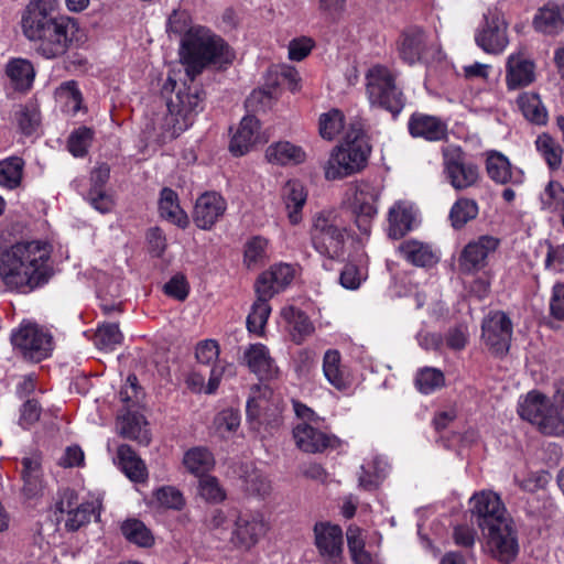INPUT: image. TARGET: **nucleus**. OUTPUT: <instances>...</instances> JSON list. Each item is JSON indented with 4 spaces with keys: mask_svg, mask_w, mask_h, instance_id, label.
Returning a JSON list of instances; mask_svg holds the SVG:
<instances>
[{
    "mask_svg": "<svg viewBox=\"0 0 564 564\" xmlns=\"http://www.w3.org/2000/svg\"><path fill=\"white\" fill-rule=\"evenodd\" d=\"M160 215L166 220L185 228L188 217L178 204L177 194L171 188H163L159 200Z\"/></svg>",
    "mask_w": 564,
    "mask_h": 564,
    "instance_id": "nucleus-36",
    "label": "nucleus"
},
{
    "mask_svg": "<svg viewBox=\"0 0 564 564\" xmlns=\"http://www.w3.org/2000/svg\"><path fill=\"white\" fill-rule=\"evenodd\" d=\"M323 373L329 384L339 391H345L351 386V376L341 364L340 352L328 349L323 357Z\"/></svg>",
    "mask_w": 564,
    "mask_h": 564,
    "instance_id": "nucleus-27",
    "label": "nucleus"
},
{
    "mask_svg": "<svg viewBox=\"0 0 564 564\" xmlns=\"http://www.w3.org/2000/svg\"><path fill=\"white\" fill-rule=\"evenodd\" d=\"M470 512L482 532L487 527L509 518L500 497L491 491L474 495L470 499Z\"/></svg>",
    "mask_w": 564,
    "mask_h": 564,
    "instance_id": "nucleus-16",
    "label": "nucleus"
},
{
    "mask_svg": "<svg viewBox=\"0 0 564 564\" xmlns=\"http://www.w3.org/2000/svg\"><path fill=\"white\" fill-rule=\"evenodd\" d=\"M24 161L11 156L0 161V186L14 189L20 186L23 175Z\"/></svg>",
    "mask_w": 564,
    "mask_h": 564,
    "instance_id": "nucleus-47",
    "label": "nucleus"
},
{
    "mask_svg": "<svg viewBox=\"0 0 564 564\" xmlns=\"http://www.w3.org/2000/svg\"><path fill=\"white\" fill-rule=\"evenodd\" d=\"M348 229L335 210H322L312 218L310 240L314 250L328 259H339L345 253Z\"/></svg>",
    "mask_w": 564,
    "mask_h": 564,
    "instance_id": "nucleus-5",
    "label": "nucleus"
},
{
    "mask_svg": "<svg viewBox=\"0 0 564 564\" xmlns=\"http://www.w3.org/2000/svg\"><path fill=\"white\" fill-rule=\"evenodd\" d=\"M163 289L165 294L177 301H185L189 293V284L182 273L173 275Z\"/></svg>",
    "mask_w": 564,
    "mask_h": 564,
    "instance_id": "nucleus-59",
    "label": "nucleus"
},
{
    "mask_svg": "<svg viewBox=\"0 0 564 564\" xmlns=\"http://www.w3.org/2000/svg\"><path fill=\"white\" fill-rule=\"evenodd\" d=\"M50 258V247L44 242H17L0 254V281L10 291L31 293L51 279Z\"/></svg>",
    "mask_w": 564,
    "mask_h": 564,
    "instance_id": "nucleus-1",
    "label": "nucleus"
},
{
    "mask_svg": "<svg viewBox=\"0 0 564 564\" xmlns=\"http://www.w3.org/2000/svg\"><path fill=\"white\" fill-rule=\"evenodd\" d=\"M36 6L29 7L22 17L25 36L37 41L36 52L52 59L63 56L70 47L78 31L77 23L69 17L48 19L45 14L53 9L56 0H35Z\"/></svg>",
    "mask_w": 564,
    "mask_h": 564,
    "instance_id": "nucleus-3",
    "label": "nucleus"
},
{
    "mask_svg": "<svg viewBox=\"0 0 564 564\" xmlns=\"http://www.w3.org/2000/svg\"><path fill=\"white\" fill-rule=\"evenodd\" d=\"M541 209L557 213L564 209V186L557 181H550L540 194Z\"/></svg>",
    "mask_w": 564,
    "mask_h": 564,
    "instance_id": "nucleus-48",
    "label": "nucleus"
},
{
    "mask_svg": "<svg viewBox=\"0 0 564 564\" xmlns=\"http://www.w3.org/2000/svg\"><path fill=\"white\" fill-rule=\"evenodd\" d=\"M21 476L23 479V494L26 498H34L43 489L41 464L32 457H24L21 462Z\"/></svg>",
    "mask_w": 564,
    "mask_h": 564,
    "instance_id": "nucleus-38",
    "label": "nucleus"
},
{
    "mask_svg": "<svg viewBox=\"0 0 564 564\" xmlns=\"http://www.w3.org/2000/svg\"><path fill=\"white\" fill-rule=\"evenodd\" d=\"M535 79V65L523 51L511 53L506 62V85L509 90L527 87Z\"/></svg>",
    "mask_w": 564,
    "mask_h": 564,
    "instance_id": "nucleus-21",
    "label": "nucleus"
},
{
    "mask_svg": "<svg viewBox=\"0 0 564 564\" xmlns=\"http://www.w3.org/2000/svg\"><path fill=\"white\" fill-rule=\"evenodd\" d=\"M479 213V206L475 199L460 197L449 210V220L455 229L463 228L467 223L475 219Z\"/></svg>",
    "mask_w": 564,
    "mask_h": 564,
    "instance_id": "nucleus-46",
    "label": "nucleus"
},
{
    "mask_svg": "<svg viewBox=\"0 0 564 564\" xmlns=\"http://www.w3.org/2000/svg\"><path fill=\"white\" fill-rule=\"evenodd\" d=\"M159 503L166 508L181 509L184 500L182 494L174 487H162L155 492Z\"/></svg>",
    "mask_w": 564,
    "mask_h": 564,
    "instance_id": "nucleus-63",
    "label": "nucleus"
},
{
    "mask_svg": "<svg viewBox=\"0 0 564 564\" xmlns=\"http://www.w3.org/2000/svg\"><path fill=\"white\" fill-rule=\"evenodd\" d=\"M349 207L355 224L364 235H369L377 215L378 189L369 183H359L352 189Z\"/></svg>",
    "mask_w": 564,
    "mask_h": 564,
    "instance_id": "nucleus-14",
    "label": "nucleus"
},
{
    "mask_svg": "<svg viewBox=\"0 0 564 564\" xmlns=\"http://www.w3.org/2000/svg\"><path fill=\"white\" fill-rule=\"evenodd\" d=\"M351 261L348 262L339 275V283L347 290H357L366 279L364 272Z\"/></svg>",
    "mask_w": 564,
    "mask_h": 564,
    "instance_id": "nucleus-58",
    "label": "nucleus"
},
{
    "mask_svg": "<svg viewBox=\"0 0 564 564\" xmlns=\"http://www.w3.org/2000/svg\"><path fill=\"white\" fill-rule=\"evenodd\" d=\"M401 257L415 267L427 268L438 261L437 254L432 247L417 240H405L400 247Z\"/></svg>",
    "mask_w": 564,
    "mask_h": 564,
    "instance_id": "nucleus-31",
    "label": "nucleus"
},
{
    "mask_svg": "<svg viewBox=\"0 0 564 564\" xmlns=\"http://www.w3.org/2000/svg\"><path fill=\"white\" fill-rule=\"evenodd\" d=\"M17 121L21 131L29 135L32 134L40 124V113L35 108H22L17 112Z\"/></svg>",
    "mask_w": 564,
    "mask_h": 564,
    "instance_id": "nucleus-61",
    "label": "nucleus"
},
{
    "mask_svg": "<svg viewBox=\"0 0 564 564\" xmlns=\"http://www.w3.org/2000/svg\"><path fill=\"white\" fill-rule=\"evenodd\" d=\"M491 554L500 562L509 563L519 550L517 532L510 518L486 528L484 532Z\"/></svg>",
    "mask_w": 564,
    "mask_h": 564,
    "instance_id": "nucleus-13",
    "label": "nucleus"
},
{
    "mask_svg": "<svg viewBox=\"0 0 564 564\" xmlns=\"http://www.w3.org/2000/svg\"><path fill=\"white\" fill-rule=\"evenodd\" d=\"M498 246L499 240L491 236H481L468 242L458 259L459 270L467 274L482 270L487 265L489 254L495 252Z\"/></svg>",
    "mask_w": 564,
    "mask_h": 564,
    "instance_id": "nucleus-17",
    "label": "nucleus"
},
{
    "mask_svg": "<svg viewBox=\"0 0 564 564\" xmlns=\"http://www.w3.org/2000/svg\"><path fill=\"white\" fill-rule=\"evenodd\" d=\"M189 15L186 11L174 10L167 20V32L183 34L181 58L191 82L202 70L213 64L223 66L234 59V54L224 40L204 28L188 29Z\"/></svg>",
    "mask_w": 564,
    "mask_h": 564,
    "instance_id": "nucleus-2",
    "label": "nucleus"
},
{
    "mask_svg": "<svg viewBox=\"0 0 564 564\" xmlns=\"http://www.w3.org/2000/svg\"><path fill=\"white\" fill-rule=\"evenodd\" d=\"M257 300L251 306V311L247 316V328L250 333L262 336L268 318L271 313L269 301L272 297H263L261 293H256Z\"/></svg>",
    "mask_w": 564,
    "mask_h": 564,
    "instance_id": "nucleus-45",
    "label": "nucleus"
},
{
    "mask_svg": "<svg viewBox=\"0 0 564 564\" xmlns=\"http://www.w3.org/2000/svg\"><path fill=\"white\" fill-rule=\"evenodd\" d=\"M260 122L253 116L241 119L236 133L230 141V151L235 155L246 154L259 139Z\"/></svg>",
    "mask_w": 564,
    "mask_h": 564,
    "instance_id": "nucleus-28",
    "label": "nucleus"
},
{
    "mask_svg": "<svg viewBox=\"0 0 564 564\" xmlns=\"http://www.w3.org/2000/svg\"><path fill=\"white\" fill-rule=\"evenodd\" d=\"M94 134V130L88 127H79L74 130L68 137V151L76 158H84L93 142Z\"/></svg>",
    "mask_w": 564,
    "mask_h": 564,
    "instance_id": "nucleus-52",
    "label": "nucleus"
},
{
    "mask_svg": "<svg viewBox=\"0 0 564 564\" xmlns=\"http://www.w3.org/2000/svg\"><path fill=\"white\" fill-rule=\"evenodd\" d=\"M411 137L422 138L430 142L441 141L447 135V126L438 117L414 112L408 121Z\"/></svg>",
    "mask_w": 564,
    "mask_h": 564,
    "instance_id": "nucleus-25",
    "label": "nucleus"
},
{
    "mask_svg": "<svg viewBox=\"0 0 564 564\" xmlns=\"http://www.w3.org/2000/svg\"><path fill=\"white\" fill-rule=\"evenodd\" d=\"M265 159L269 163L288 165L301 164L306 160L305 151L289 141H279L270 144L265 150Z\"/></svg>",
    "mask_w": 564,
    "mask_h": 564,
    "instance_id": "nucleus-32",
    "label": "nucleus"
},
{
    "mask_svg": "<svg viewBox=\"0 0 564 564\" xmlns=\"http://www.w3.org/2000/svg\"><path fill=\"white\" fill-rule=\"evenodd\" d=\"M536 31L545 34H557L564 31V6L546 3L534 17Z\"/></svg>",
    "mask_w": 564,
    "mask_h": 564,
    "instance_id": "nucleus-30",
    "label": "nucleus"
},
{
    "mask_svg": "<svg viewBox=\"0 0 564 564\" xmlns=\"http://www.w3.org/2000/svg\"><path fill=\"white\" fill-rule=\"evenodd\" d=\"M55 97L62 105L63 111L75 116L83 108V95L75 80L62 83L56 91Z\"/></svg>",
    "mask_w": 564,
    "mask_h": 564,
    "instance_id": "nucleus-44",
    "label": "nucleus"
},
{
    "mask_svg": "<svg viewBox=\"0 0 564 564\" xmlns=\"http://www.w3.org/2000/svg\"><path fill=\"white\" fill-rule=\"evenodd\" d=\"M283 317L289 324L290 334L295 344H302L303 340L311 336L315 328L308 316L293 306L284 308Z\"/></svg>",
    "mask_w": 564,
    "mask_h": 564,
    "instance_id": "nucleus-37",
    "label": "nucleus"
},
{
    "mask_svg": "<svg viewBox=\"0 0 564 564\" xmlns=\"http://www.w3.org/2000/svg\"><path fill=\"white\" fill-rule=\"evenodd\" d=\"M122 338L123 336L118 324L105 323L97 328L95 344L100 349L113 350L121 344Z\"/></svg>",
    "mask_w": 564,
    "mask_h": 564,
    "instance_id": "nucleus-53",
    "label": "nucleus"
},
{
    "mask_svg": "<svg viewBox=\"0 0 564 564\" xmlns=\"http://www.w3.org/2000/svg\"><path fill=\"white\" fill-rule=\"evenodd\" d=\"M344 128V115L333 109L319 117V134L325 140H333Z\"/></svg>",
    "mask_w": 564,
    "mask_h": 564,
    "instance_id": "nucleus-54",
    "label": "nucleus"
},
{
    "mask_svg": "<svg viewBox=\"0 0 564 564\" xmlns=\"http://www.w3.org/2000/svg\"><path fill=\"white\" fill-rule=\"evenodd\" d=\"M226 209L227 203L220 194L206 192L196 199L193 220L198 228L209 230L224 216Z\"/></svg>",
    "mask_w": 564,
    "mask_h": 564,
    "instance_id": "nucleus-20",
    "label": "nucleus"
},
{
    "mask_svg": "<svg viewBox=\"0 0 564 564\" xmlns=\"http://www.w3.org/2000/svg\"><path fill=\"white\" fill-rule=\"evenodd\" d=\"M7 76L10 78L15 89H29L34 79L33 65L23 58H13L9 61L6 67Z\"/></svg>",
    "mask_w": 564,
    "mask_h": 564,
    "instance_id": "nucleus-43",
    "label": "nucleus"
},
{
    "mask_svg": "<svg viewBox=\"0 0 564 564\" xmlns=\"http://www.w3.org/2000/svg\"><path fill=\"white\" fill-rule=\"evenodd\" d=\"M389 235L394 239H400L412 229L414 213L411 205L399 202L389 210Z\"/></svg>",
    "mask_w": 564,
    "mask_h": 564,
    "instance_id": "nucleus-35",
    "label": "nucleus"
},
{
    "mask_svg": "<svg viewBox=\"0 0 564 564\" xmlns=\"http://www.w3.org/2000/svg\"><path fill=\"white\" fill-rule=\"evenodd\" d=\"M121 532L128 541L139 546L148 547L153 543L150 530L140 520L131 519L124 521L121 525Z\"/></svg>",
    "mask_w": 564,
    "mask_h": 564,
    "instance_id": "nucleus-50",
    "label": "nucleus"
},
{
    "mask_svg": "<svg viewBox=\"0 0 564 564\" xmlns=\"http://www.w3.org/2000/svg\"><path fill=\"white\" fill-rule=\"evenodd\" d=\"M518 412L523 420L535 424L546 435L564 433V425L560 415H554V408L549 400L538 392H530L519 404Z\"/></svg>",
    "mask_w": 564,
    "mask_h": 564,
    "instance_id": "nucleus-10",
    "label": "nucleus"
},
{
    "mask_svg": "<svg viewBox=\"0 0 564 564\" xmlns=\"http://www.w3.org/2000/svg\"><path fill=\"white\" fill-rule=\"evenodd\" d=\"M11 343L24 359L40 362L53 350V336L36 323L23 322L11 335Z\"/></svg>",
    "mask_w": 564,
    "mask_h": 564,
    "instance_id": "nucleus-9",
    "label": "nucleus"
},
{
    "mask_svg": "<svg viewBox=\"0 0 564 564\" xmlns=\"http://www.w3.org/2000/svg\"><path fill=\"white\" fill-rule=\"evenodd\" d=\"M319 425L299 422L293 427V438L296 446L306 453H321L333 447L337 438L318 429Z\"/></svg>",
    "mask_w": 564,
    "mask_h": 564,
    "instance_id": "nucleus-22",
    "label": "nucleus"
},
{
    "mask_svg": "<svg viewBox=\"0 0 564 564\" xmlns=\"http://www.w3.org/2000/svg\"><path fill=\"white\" fill-rule=\"evenodd\" d=\"M96 506L94 502H82L73 511L67 514L65 527L69 531H76L84 524L88 523L95 514Z\"/></svg>",
    "mask_w": 564,
    "mask_h": 564,
    "instance_id": "nucleus-56",
    "label": "nucleus"
},
{
    "mask_svg": "<svg viewBox=\"0 0 564 564\" xmlns=\"http://www.w3.org/2000/svg\"><path fill=\"white\" fill-rule=\"evenodd\" d=\"M508 24L496 9H488L475 32V42L487 54L499 55L509 44Z\"/></svg>",
    "mask_w": 564,
    "mask_h": 564,
    "instance_id": "nucleus-11",
    "label": "nucleus"
},
{
    "mask_svg": "<svg viewBox=\"0 0 564 564\" xmlns=\"http://www.w3.org/2000/svg\"><path fill=\"white\" fill-rule=\"evenodd\" d=\"M315 545L326 564H338L343 558V531L338 525L316 523Z\"/></svg>",
    "mask_w": 564,
    "mask_h": 564,
    "instance_id": "nucleus-18",
    "label": "nucleus"
},
{
    "mask_svg": "<svg viewBox=\"0 0 564 564\" xmlns=\"http://www.w3.org/2000/svg\"><path fill=\"white\" fill-rule=\"evenodd\" d=\"M199 494L206 500L212 501H221L225 498V494L217 479L212 476H202L199 480Z\"/></svg>",
    "mask_w": 564,
    "mask_h": 564,
    "instance_id": "nucleus-62",
    "label": "nucleus"
},
{
    "mask_svg": "<svg viewBox=\"0 0 564 564\" xmlns=\"http://www.w3.org/2000/svg\"><path fill=\"white\" fill-rule=\"evenodd\" d=\"M427 50V35L417 28L406 29L398 41V53L400 58L409 64L414 65L420 62Z\"/></svg>",
    "mask_w": 564,
    "mask_h": 564,
    "instance_id": "nucleus-26",
    "label": "nucleus"
},
{
    "mask_svg": "<svg viewBox=\"0 0 564 564\" xmlns=\"http://www.w3.org/2000/svg\"><path fill=\"white\" fill-rule=\"evenodd\" d=\"M203 101L202 90L195 85H184L177 89L167 102L166 120L172 124L171 137L178 135L192 126L194 117L203 110Z\"/></svg>",
    "mask_w": 564,
    "mask_h": 564,
    "instance_id": "nucleus-8",
    "label": "nucleus"
},
{
    "mask_svg": "<svg viewBox=\"0 0 564 564\" xmlns=\"http://www.w3.org/2000/svg\"><path fill=\"white\" fill-rule=\"evenodd\" d=\"M195 356L199 364L210 366L219 357V345L214 339H205L196 345Z\"/></svg>",
    "mask_w": 564,
    "mask_h": 564,
    "instance_id": "nucleus-57",
    "label": "nucleus"
},
{
    "mask_svg": "<svg viewBox=\"0 0 564 564\" xmlns=\"http://www.w3.org/2000/svg\"><path fill=\"white\" fill-rule=\"evenodd\" d=\"M550 312L554 318L564 321V283H557L553 286Z\"/></svg>",
    "mask_w": 564,
    "mask_h": 564,
    "instance_id": "nucleus-64",
    "label": "nucleus"
},
{
    "mask_svg": "<svg viewBox=\"0 0 564 564\" xmlns=\"http://www.w3.org/2000/svg\"><path fill=\"white\" fill-rule=\"evenodd\" d=\"M512 322L502 311H491L482 319L481 339L496 356H503L510 348L512 338Z\"/></svg>",
    "mask_w": 564,
    "mask_h": 564,
    "instance_id": "nucleus-12",
    "label": "nucleus"
},
{
    "mask_svg": "<svg viewBox=\"0 0 564 564\" xmlns=\"http://www.w3.org/2000/svg\"><path fill=\"white\" fill-rule=\"evenodd\" d=\"M268 531V524L262 514L245 512L240 513L231 533V543L241 550L253 547Z\"/></svg>",
    "mask_w": 564,
    "mask_h": 564,
    "instance_id": "nucleus-15",
    "label": "nucleus"
},
{
    "mask_svg": "<svg viewBox=\"0 0 564 564\" xmlns=\"http://www.w3.org/2000/svg\"><path fill=\"white\" fill-rule=\"evenodd\" d=\"M243 484L246 490L254 496L264 497L271 490L269 479L257 468H250L245 471Z\"/></svg>",
    "mask_w": 564,
    "mask_h": 564,
    "instance_id": "nucleus-55",
    "label": "nucleus"
},
{
    "mask_svg": "<svg viewBox=\"0 0 564 564\" xmlns=\"http://www.w3.org/2000/svg\"><path fill=\"white\" fill-rule=\"evenodd\" d=\"M42 412V406L35 399H28L21 406L19 424L23 429H29L35 424Z\"/></svg>",
    "mask_w": 564,
    "mask_h": 564,
    "instance_id": "nucleus-60",
    "label": "nucleus"
},
{
    "mask_svg": "<svg viewBox=\"0 0 564 564\" xmlns=\"http://www.w3.org/2000/svg\"><path fill=\"white\" fill-rule=\"evenodd\" d=\"M247 421L251 429L260 431L262 425L276 427L281 423L280 410L265 394L252 395L247 401Z\"/></svg>",
    "mask_w": 564,
    "mask_h": 564,
    "instance_id": "nucleus-23",
    "label": "nucleus"
},
{
    "mask_svg": "<svg viewBox=\"0 0 564 564\" xmlns=\"http://www.w3.org/2000/svg\"><path fill=\"white\" fill-rule=\"evenodd\" d=\"M442 173L455 191L478 186L481 181L479 165L458 145L442 148Z\"/></svg>",
    "mask_w": 564,
    "mask_h": 564,
    "instance_id": "nucleus-7",
    "label": "nucleus"
},
{
    "mask_svg": "<svg viewBox=\"0 0 564 564\" xmlns=\"http://www.w3.org/2000/svg\"><path fill=\"white\" fill-rule=\"evenodd\" d=\"M414 382L421 393L430 394L444 386L445 377L437 368L424 367L416 372Z\"/></svg>",
    "mask_w": 564,
    "mask_h": 564,
    "instance_id": "nucleus-49",
    "label": "nucleus"
},
{
    "mask_svg": "<svg viewBox=\"0 0 564 564\" xmlns=\"http://www.w3.org/2000/svg\"><path fill=\"white\" fill-rule=\"evenodd\" d=\"M295 269L289 263H275L263 271L254 282V292L263 297H273L284 291L293 281Z\"/></svg>",
    "mask_w": 564,
    "mask_h": 564,
    "instance_id": "nucleus-19",
    "label": "nucleus"
},
{
    "mask_svg": "<svg viewBox=\"0 0 564 564\" xmlns=\"http://www.w3.org/2000/svg\"><path fill=\"white\" fill-rule=\"evenodd\" d=\"M535 150L549 169L557 170L563 161L564 150L560 142L549 133H541L534 141Z\"/></svg>",
    "mask_w": 564,
    "mask_h": 564,
    "instance_id": "nucleus-39",
    "label": "nucleus"
},
{
    "mask_svg": "<svg viewBox=\"0 0 564 564\" xmlns=\"http://www.w3.org/2000/svg\"><path fill=\"white\" fill-rule=\"evenodd\" d=\"M119 429L123 437L135 441L139 444L148 445L151 441L147 422L141 415L133 413L123 415L120 419Z\"/></svg>",
    "mask_w": 564,
    "mask_h": 564,
    "instance_id": "nucleus-40",
    "label": "nucleus"
},
{
    "mask_svg": "<svg viewBox=\"0 0 564 564\" xmlns=\"http://www.w3.org/2000/svg\"><path fill=\"white\" fill-rule=\"evenodd\" d=\"M117 462L126 476L134 481H144L148 474L143 460L129 445H120L117 449Z\"/></svg>",
    "mask_w": 564,
    "mask_h": 564,
    "instance_id": "nucleus-34",
    "label": "nucleus"
},
{
    "mask_svg": "<svg viewBox=\"0 0 564 564\" xmlns=\"http://www.w3.org/2000/svg\"><path fill=\"white\" fill-rule=\"evenodd\" d=\"M214 456L205 447H193L183 457V464L188 473L202 477L214 466Z\"/></svg>",
    "mask_w": 564,
    "mask_h": 564,
    "instance_id": "nucleus-42",
    "label": "nucleus"
},
{
    "mask_svg": "<svg viewBox=\"0 0 564 564\" xmlns=\"http://www.w3.org/2000/svg\"><path fill=\"white\" fill-rule=\"evenodd\" d=\"M242 360L249 370L261 380H269L278 375L279 369L275 361L263 344H250L243 352Z\"/></svg>",
    "mask_w": 564,
    "mask_h": 564,
    "instance_id": "nucleus-24",
    "label": "nucleus"
},
{
    "mask_svg": "<svg viewBox=\"0 0 564 564\" xmlns=\"http://www.w3.org/2000/svg\"><path fill=\"white\" fill-rule=\"evenodd\" d=\"M366 91L372 106L382 108L392 115H399L405 98L395 84L394 74L386 66L375 65L366 74Z\"/></svg>",
    "mask_w": 564,
    "mask_h": 564,
    "instance_id": "nucleus-6",
    "label": "nucleus"
},
{
    "mask_svg": "<svg viewBox=\"0 0 564 564\" xmlns=\"http://www.w3.org/2000/svg\"><path fill=\"white\" fill-rule=\"evenodd\" d=\"M486 171L489 178L497 184H520L522 182L521 175H518L512 171L509 159L497 151L488 153L486 160Z\"/></svg>",
    "mask_w": 564,
    "mask_h": 564,
    "instance_id": "nucleus-29",
    "label": "nucleus"
},
{
    "mask_svg": "<svg viewBox=\"0 0 564 564\" xmlns=\"http://www.w3.org/2000/svg\"><path fill=\"white\" fill-rule=\"evenodd\" d=\"M370 151L360 124L352 123L344 141L333 150L324 166L326 180H340L359 172L366 166Z\"/></svg>",
    "mask_w": 564,
    "mask_h": 564,
    "instance_id": "nucleus-4",
    "label": "nucleus"
},
{
    "mask_svg": "<svg viewBox=\"0 0 564 564\" xmlns=\"http://www.w3.org/2000/svg\"><path fill=\"white\" fill-rule=\"evenodd\" d=\"M307 193L299 181H289L282 189V198L288 209V217L292 225L302 220V209L306 203Z\"/></svg>",
    "mask_w": 564,
    "mask_h": 564,
    "instance_id": "nucleus-33",
    "label": "nucleus"
},
{
    "mask_svg": "<svg viewBox=\"0 0 564 564\" xmlns=\"http://www.w3.org/2000/svg\"><path fill=\"white\" fill-rule=\"evenodd\" d=\"M268 240L262 237L251 238L245 246L243 262L252 270L261 265L267 259Z\"/></svg>",
    "mask_w": 564,
    "mask_h": 564,
    "instance_id": "nucleus-51",
    "label": "nucleus"
},
{
    "mask_svg": "<svg viewBox=\"0 0 564 564\" xmlns=\"http://www.w3.org/2000/svg\"><path fill=\"white\" fill-rule=\"evenodd\" d=\"M517 104L527 120L539 126L546 123L547 111L538 94L522 93L518 97Z\"/></svg>",
    "mask_w": 564,
    "mask_h": 564,
    "instance_id": "nucleus-41",
    "label": "nucleus"
}]
</instances>
